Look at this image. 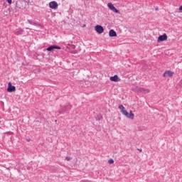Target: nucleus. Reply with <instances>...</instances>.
Masks as SVG:
<instances>
[{
	"label": "nucleus",
	"instance_id": "f257e3e1",
	"mask_svg": "<svg viewBox=\"0 0 182 182\" xmlns=\"http://www.w3.org/2000/svg\"><path fill=\"white\" fill-rule=\"evenodd\" d=\"M119 109L121 113H122V114L125 116V117H127V119H130L131 120H133L134 119V114H133V111H130L129 114V112L123 105H119Z\"/></svg>",
	"mask_w": 182,
	"mask_h": 182
},
{
	"label": "nucleus",
	"instance_id": "f03ea898",
	"mask_svg": "<svg viewBox=\"0 0 182 182\" xmlns=\"http://www.w3.org/2000/svg\"><path fill=\"white\" fill-rule=\"evenodd\" d=\"M107 6L110 9V11H112V12H114V14H120V11L119 10H117V9H116V7H114L113 4L108 3Z\"/></svg>",
	"mask_w": 182,
	"mask_h": 182
},
{
	"label": "nucleus",
	"instance_id": "7ed1b4c3",
	"mask_svg": "<svg viewBox=\"0 0 182 182\" xmlns=\"http://www.w3.org/2000/svg\"><path fill=\"white\" fill-rule=\"evenodd\" d=\"M95 31L97 33L102 34L103 32H105V28H103V26L100 25H97L95 26Z\"/></svg>",
	"mask_w": 182,
	"mask_h": 182
},
{
	"label": "nucleus",
	"instance_id": "20e7f679",
	"mask_svg": "<svg viewBox=\"0 0 182 182\" xmlns=\"http://www.w3.org/2000/svg\"><path fill=\"white\" fill-rule=\"evenodd\" d=\"M8 88H7V92H15V90H16V87H15V86L12 85V82H9L8 83Z\"/></svg>",
	"mask_w": 182,
	"mask_h": 182
},
{
	"label": "nucleus",
	"instance_id": "39448f33",
	"mask_svg": "<svg viewBox=\"0 0 182 182\" xmlns=\"http://www.w3.org/2000/svg\"><path fill=\"white\" fill-rule=\"evenodd\" d=\"M49 6L51 9H58V2L55 1H50L49 3Z\"/></svg>",
	"mask_w": 182,
	"mask_h": 182
},
{
	"label": "nucleus",
	"instance_id": "423d86ee",
	"mask_svg": "<svg viewBox=\"0 0 182 182\" xmlns=\"http://www.w3.org/2000/svg\"><path fill=\"white\" fill-rule=\"evenodd\" d=\"M164 41H167V34L166 33L159 36L157 42H164Z\"/></svg>",
	"mask_w": 182,
	"mask_h": 182
},
{
	"label": "nucleus",
	"instance_id": "0eeeda50",
	"mask_svg": "<svg viewBox=\"0 0 182 182\" xmlns=\"http://www.w3.org/2000/svg\"><path fill=\"white\" fill-rule=\"evenodd\" d=\"M173 72L168 70L164 73V77H173Z\"/></svg>",
	"mask_w": 182,
	"mask_h": 182
},
{
	"label": "nucleus",
	"instance_id": "6e6552de",
	"mask_svg": "<svg viewBox=\"0 0 182 182\" xmlns=\"http://www.w3.org/2000/svg\"><path fill=\"white\" fill-rule=\"evenodd\" d=\"M109 80H111V82H120V78H119L117 75H115L112 77H110Z\"/></svg>",
	"mask_w": 182,
	"mask_h": 182
},
{
	"label": "nucleus",
	"instance_id": "1a4fd4ad",
	"mask_svg": "<svg viewBox=\"0 0 182 182\" xmlns=\"http://www.w3.org/2000/svg\"><path fill=\"white\" fill-rule=\"evenodd\" d=\"M109 36H110V38H114V36H117V33H116L114 30L111 29L109 32Z\"/></svg>",
	"mask_w": 182,
	"mask_h": 182
},
{
	"label": "nucleus",
	"instance_id": "9d476101",
	"mask_svg": "<svg viewBox=\"0 0 182 182\" xmlns=\"http://www.w3.org/2000/svg\"><path fill=\"white\" fill-rule=\"evenodd\" d=\"M53 49H60V47H59L58 46H51L47 48V50L48 52H50L51 50H53Z\"/></svg>",
	"mask_w": 182,
	"mask_h": 182
},
{
	"label": "nucleus",
	"instance_id": "9b49d317",
	"mask_svg": "<svg viewBox=\"0 0 182 182\" xmlns=\"http://www.w3.org/2000/svg\"><path fill=\"white\" fill-rule=\"evenodd\" d=\"M23 32V31H22V29L21 28H18V29H16V31H15V34L16 35H22V33Z\"/></svg>",
	"mask_w": 182,
	"mask_h": 182
},
{
	"label": "nucleus",
	"instance_id": "f8f14e48",
	"mask_svg": "<svg viewBox=\"0 0 182 182\" xmlns=\"http://www.w3.org/2000/svg\"><path fill=\"white\" fill-rule=\"evenodd\" d=\"M139 92H141L142 93H149L150 90L144 88H139Z\"/></svg>",
	"mask_w": 182,
	"mask_h": 182
},
{
	"label": "nucleus",
	"instance_id": "ddd939ff",
	"mask_svg": "<svg viewBox=\"0 0 182 182\" xmlns=\"http://www.w3.org/2000/svg\"><path fill=\"white\" fill-rule=\"evenodd\" d=\"M28 23H30V25H34V26L38 25V23L32 21V20H28Z\"/></svg>",
	"mask_w": 182,
	"mask_h": 182
},
{
	"label": "nucleus",
	"instance_id": "4468645a",
	"mask_svg": "<svg viewBox=\"0 0 182 182\" xmlns=\"http://www.w3.org/2000/svg\"><path fill=\"white\" fill-rule=\"evenodd\" d=\"M109 164H113L114 163V161L113 159H109L108 161Z\"/></svg>",
	"mask_w": 182,
	"mask_h": 182
},
{
	"label": "nucleus",
	"instance_id": "2eb2a0df",
	"mask_svg": "<svg viewBox=\"0 0 182 182\" xmlns=\"http://www.w3.org/2000/svg\"><path fill=\"white\" fill-rule=\"evenodd\" d=\"M65 160H67V161H69L70 160H72V159L70 157H66Z\"/></svg>",
	"mask_w": 182,
	"mask_h": 182
},
{
	"label": "nucleus",
	"instance_id": "dca6fc26",
	"mask_svg": "<svg viewBox=\"0 0 182 182\" xmlns=\"http://www.w3.org/2000/svg\"><path fill=\"white\" fill-rule=\"evenodd\" d=\"M8 4H12V0H7Z\"/></svg>",
	"mask_w": 182,
	"mask_h": 182
},
{
	"label": "nucleus",
	"instance_id": "f3484780",
	"mask_svg": "<svg viewBox=\"0 0 182 182\" xmlns=\"http://www.w3.org/2000/svg\"><path fill=\"white\" fill-rule=\"evenodd\" d=\"M26 4H29V0H23Z\"/></svg>",
	"mask_w": 182,
	"mask_h": 182
},
{
	"label": "nucleus",
	"instance_id": "a211bd4d",
	"mask_svg": "<svg viewBox=\"0 0 182 182\" xmlns=\"http://www.w3.org/2000/svg\"><path fill=\"white\" fill-rule=\"evenodd\" d=\"M28 141H29V139H27Z\"/></svg>",
	"mask_w": 182,
	"mask_h": 182
},
{
	"label": "nucleus",
	"instance_id": "6ab92c4d",
	"mask_svg": "<svg viewBox=\"0 0 182 182\" xmlns=\"http://www.w3.org/2000/svg\"><path fill=\"white\" fill-rule=\"evenodd\" d=\"M28 141H29V139H27Z\"/></svg>",
	"mask_w": 182,
	"mask_h": 182
}]
</instances>
